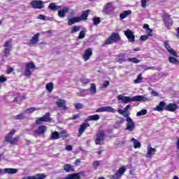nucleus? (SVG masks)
I'll return each mask as SVG.
<instances>
[{
	"label": "nucleus",
	"mask_w": 179,
	"mask_h": 179,
	"mask_svg": "<svg viewBox=\"0 0 179 179\" xmlns=\"http://www.w3.org/2000/svg\"><path fill=\"white\" fill-rule=\"evenodd\" d=\"M52 121V118L50 117V113H47L44 116L37 118L36 124H38L41 122H51Z\"/></svg>",
	"instance_id": "obj_8"
},
{
	"label": "nucleus",
	"mask_w": 179,
	"mask_h": 179,
	"mask_svg": "<svg viewBox=\"0 0 179 179\" xmlns=\"http://www.w3.org/2000/svg\"><path fill=\"white\" fill-rule=\"evenodd\" d=\"M100 166H103V161H94L92 163V166L94 170H97Z\"/></svg>",
	"instance_id": "obj_34"
},
{
	"label": "nucleus",
	"mask_w": 179,
	"mask_h": 179,
	"mask_svg": "<svg viewBox=\"0 0 179 179\" xmlns=\"http://www.w3.org/2000/svg\"><path fill=\"white\" fill-rule=\"evenodd\" d=\"M16 131L11 130L6 136V142H8V143H11L13 145L15 143H17L20 138L19 136H16L13 138V135H15Z\"/></svg>",
	"instance_id": "obj_2"
},
{
	"label": "nucleus",
	"mask_w": 179,
	"mask_h": 179,
	"mask_svg": "<svg viewBox=\"0 0 179 179\" xmlns=\"http://www.w3.org/2000/svg\"><path fill=\"white\" fill-rule=\"evenodd\" d=\"M93 55V52L92 50V48H89L87 50H85L83 58L84 59V61H89V59H90V56Z\"/></svg>",
	"instance_id": "obj_19"
},
{
	"label": "nucleus",
	"mask_w": 179,
	"mask_h": 179,
	"mask_svg": "<svg viewBox=\"0 0 179 179\" xmlns=\"http://www.w3.org/2000/svg\"><path fill=\"white\" fill-rule=\"evenodd\" d=\"M148 114V110L146 109H143L136 113L137 117H141V115H146Z\"/></svg>",
	"instance_id": "obj_42"
},
{
	"label": "nucleus",
	"mask_w": 179,
	"mask_h": 179,
	"mask_svg": "<svg viewBox=\"0 0 179 179\" xmlns=\"http://www.w3.org/2000/svg\"><path fill=\"white\" fill-rule=\"evenodd\" d=\"M53 89H54V84H52V83H48V84H46V90H48V92L51 93Z\"/></svg>",
	"instance_id": "obj_41"
},
{
	"label": "nucleus",
	"mask_w": 179,
	"mask_h": 179,
	"mask_svg": "<svg viewBox=\"0 0 179 179\" xmlns=\"http://www.w3.org/2000/svg\"><path fill=\"white\" fill-rule=\"evenodd\" d=\"M40 110V108H29L26 109L24 113V114H32V113H34V111H38Z\"/></svg>",
	"instance_id": "obj_33"
},
{
	"label": "nucleus",
	"mask_w": 179,
	"mask_h": 179,
	"mask_svg": "<svg viewBox=\"0 0 179 179\" xmlns=\"http://www.w3.org/2000/svg\"><path fill=\"white\" fill-rule=\"evenodd\" d=\"M4 47L6 48L4 50V55L6 57H8L9 54H10V50H12V45H10V43L9 41H6L4 44Z\"/></svg>",
	"instance_id": "obj_21"
},
{
	"label": "nucleus",
	"mask_w": 179,
	"mask_h": 179,
	"mask_svg": "<svg viewBox=\"0 0 179 179\" xmlns=\"http://www.w3.org/2000/svg\"><path fill=\"white\" fill-rule=\"evenodd\" d=\"M110 85V82L108 81H105L104 83L103 84V87H107Z\"/></svg>",
	"instance_id": "obj_60"
},
{
	"label": "nucleus",
	"mask_w": 179,
	"mask_h": 179,
	"mask_svg": "<svg viewBox=\"0 0 179 179\" xmlns=\"http://www.w3.org/2000/svg\"><path fill=\"white\" fill-rule=\"evenodd\" d=\"M80 22V18L78 17H73L72 18H68V24L69 26H72L75 23H79Z\"/></svg>",
	"instance_id": "obj_24"
},
{
	"label": "nucleus",
	"mask_w": 179,
	"mask_h": 179,
	"mask_svg": "<svg viewBox=\"0 0 179 179\" xmlns=\"http://www.w3.org/2000/svg\"><path fill=\"white\" fill-rule=\"evenodd\" d=\"M64 170L66 173H69L70 171H73V168L72 166H71V164H66L64 166Z\"/></svg>",
	"instance_id": "obj_37"
},
{
	"label": "nucleus",
	"mask_w": 179,
	"mask_h": 179,
	"mask_svg": "<svg viewBox=\"0 0 179 179\" xmlns=\"http://www.w3.org/2000/svg\"><path fill=\"white\" fill-rule=\"evenodd\" d=\"M80 117V114L78 113L76 115H74L73 117H69V120H78Z\"/></svg>",
	"instance_id": "obj_53"
},
{
	"label": "nucleus",
	"mask_w": 179,
	"mask_h": 179,
	"mask_svg": "<svg viewBox=\"0 0 179 179\" xmlns=\"http://www.w3.org/2000/svg\"><path fill=\"white\" fill-rule=\"evenodd\" d=\"M119 57H120V59H119V60H118L120 62L126 61V59H124V55L121 54L119 55ZM127 61H128L129 62H132L133 64H139V62H141V60H139L135 57L129 58L127 59Z\"/></svg>",
	"instance_id": "obj_14"
},
{
	"label": "nucleus",
	"mask_w": 179,
	"mask_h": 179,
	"mask_svg": "<svg viewBox=\"0 0 179 179\" xmlns=\"http://www.w3.org/2000/svg\"><path fill=\"white\" fill-rule=\"evenodd\" d=\"M45 177V175L43 173H38L34 176H28L26 178V179H44Z\"/></svg>",
	"instance_id": "obj_31"
},
{
	"label": "nucleus",
	"mask_w": 179,
	"mask_h": 179,
	"mask_svg": "<svg viewBox=\"0 0 179 179\" xmlns=\"http://www.w3.org/2000/svg\"><path fill=\"white\" fill-rule=\"evenodd\" d=\"M56 104L57 107L59 108H62V110H68V107L66 106V101L64 99H58L56 101Z\"/></svg>",
	"instance_id": "obj_16"
},
{
	"label": "nucleus",
	"mask_w": 179,
	"mask_h": 179,
	"mask_svg": "<svg viewBox=\"0 0 179 179\" xmlns=\"http://www.w3.org/2000/svg\"><path fill=\"white\" fill-rule=\"evenodd\" d=\"M12 72H13V69L9 67V68L7 69V73H8V75L12 73Z\"/></svg>",
	"instance_id": "obj_59"
},
{
	"label": "nucleus",
	"mask_w": 179,
	"mask_h": 179,
	"mask_svg": "<svg viewBox=\"0 0 179 179\" xmlns=\"http://www.w3.org/2000/svg\"><path fill=\"white\" fill-rule=\"evenodd\" d=\"M3 82H6V78L3 76H0V83H3Z\"/></svg>",
	"instance_id": "obj_54"
},
{
	"label": "nucleus",
	"mask_w": 179,
	"mask_h": 179,
	"mask_svg": "<svg viewBox=\"0 0 179 179\" xmlns=\"http://www.w3.org/2000/svg\"><path fill=\"white\" fill-rule=\"evenodd\" d=\"M80 30V26H74L72 27V29L71 30V34L76 33V32L79 31Z\"/></svg>",
	"instance_id": "obj_44"
},
{
	"label": "nucleus",
	"mask_w": 179,
	"mask_h": 179,
	"mask_svg": "<svg viewBox=\"0 0 179 179\" xmlns=\"http://www.w3.org/2000/svg\"><path fill=\"white\" fill-rule=\"evenodd\" d=\"M131 105H127L125 106V108H124V110H125V112L127 113V111H128V110H129V108H131Z\"/></svg>",
	"instance_id": "obj_61"
},
{
	"label": "nucleus",
	"mask_w": 179,
	"mask_h": 179,
	"mask_svg": "<svg viewBox=\"0 0 179 179\" xmlns=\"http://www.w3.org/2000/svg\"><path fill=\"white\" fill-rule=\"evenodd\" d=\"M81 82L83 85H87V83H90V80L89 79H83Z\"/></svg>",
	"instance_id": "obj_56"
},
{
	"label": "nucleus",
	"mask_w": 179,
	"mask_h": 179,
	"mask_svg": "<svg viewBox=\"0 0 179 179\" xmlns=\"http://www.w3.org/2000/svg\"><path fill=\"white\" fill-rule=\"evenodd\" d=\"M117 100L123 102L124 104H127V103H131L132 101H149V98L146 97V95L125 96L124 94H120L117 96Z\"/></svg>",
	"instance_id": "obj_1"
},
{
	"label": "nucleus",
	"mask_w": 179,
	"mask_h": 179,
	"mask_svg": "<svg viewBox=\"0 0 179 179\" xmlns=\"http://www.w3.org/2000/svg\"><path fill=\"white\" fill-rule=\"evenodd\" d=\"M31 6L34 9H41L44 8V2L41 0H34L31 2Z\"/></svg>",
	"instance_id": "obj_11"
},
{
	"label": "nucleus",
	"mask_w": 179,
	"mask_h": 179,
	"mask_svg": "<svg viewBox=\"0 0 179 179\" xmlns=\"http://www.w3.org/2000/svg\"><path fill=\"white\" fill-rule=\"evenodd\" d=\"M152 94L153 96H159V94H157V92L156 91H152Z\"/></svg>",
	"instance_id": "obj_63"
},
{
	"label": "nucleus",
	"mask_w": 179,
	"mask_h": 179,
	"mask_svg": "<svg viewBox=\"0 0 179 179\" xmlns=\"http://www.w3.org/2000/svg\"><path fill=\"white\" fill-rule=\"evenodd\" d=\"M47 132V127L45 125H41L38 129L35 131V134L37 135H44Z\"/></svg>",
	"instance_id": "obj_20"
},
{
	"label": "nucleus",
	"mask_w": 179,
	"mask_h": 179,
	"mask_svg": "<svg viewBox=\"0 0 179 179\" xmlns=\"http://www.w3.org/2000/svg\"><path fill=\"white\" fill-rule=\"evenodd\" d=\"M34 66L35 65L33 62L27 63L25 66L24 76L30 78V76H31V70L34 69Z\"/></svg>",
	"instance_id": "obj_6"
},
{
	"label": "nucleus",
	"mask_w": 179,
	"mask_h": 179,
	"mask_svg": "<svg viewBox=\"0 0 179 179\" xmlns=\"http://www.w3.org/2000/svg\"><path fill=\"white\" fill-rule=\"evenodd\" d=\"M59 138H65L68 137V134L66 133V131H61L60 133H59Z\"/></svg>",
	"instance_id": "obj_46"
},
{
	"label": "nucleus",
	"mask_w": 179,
	"mask_h": 179,
	"mask_svg": "<svg viewBox=\"0 0 179 179\" xmlns=\"http://www.w3.org/2000/svg\"><path fill=\"white\" fill-rule=\"evenodd\" d=\"M49 8L52 10H58V9H61V6L55 5L54 3H51L49 4Z\"/></svg>",
	"instance_id": "obj_40"
},
{
	"label": "nucleus",
	"mask_w": 179,
	"mask_h": 179,
	"mask_svg": "<svg viewBox=\"0 0 179 179\" xmlns=\"http://www.w3.org/2000/svg\"><path fill=\"white\" fill-rule=\"evenodd\" d=\"M89 12H90L89 10H86L83 12L81 16L78 17L80 18V22H82V20H86L87 19V16H89Z\"/></svg>",
	"instance_id": "obj_32"
},
{
	"label": "nucleus",
	"mask_w": 179,
	"mask_h": 179,
	"mask_svg": "<svg viewBox=\"0 0 179 179\" xmlns=\"http://www.w3.org/2000/svg\"><path fill=\"white\" fill-rule=\"evenodd\" d=\"M164 22L166 27H170V26H173V20H171V18H170V16L169 15L164 17Z\"/></svg>",
	"instance_id": "obj_28"
},
{
	"label": "nucleus",
	"mask_w": 179,
	"mask_h": 179,
	"mask_svg": "<svg viewBox=\"0 0 179 179\" xmlns=\"http://www.w3.org/2000/svg\"><path fill=\"white\" fill-rule=\"evenodd\" d=\"M120 38V35L118 34L113 33L106 39L105 44H113V43H117V41H119Z\"/></svg>",
	"instance_id": "obj_7"
},
{
	"label": "nucleus",
	"mask_w": 179,
	"mask_h": 179,
	"mask_svg": "<svg viewBox=\"0 0 179 179\" xmlns=\"http://www.w3.org/2000/svg\"><path fill=\"white\" fill-rule=\"evenodd\" d=\"M75 108H76V110H80L83 108V105L82 103H76Z\"/></svg>",
	"instance_id": "obj_51"
},
{
	"label": "nucleus",
	"mask_w": 179,
	"mask_h": 179,
	"mask_svg": "<svg viewBox=\"0 0 179 179\" xmlns=\"http://www.w3.org/2000/svg\"><path fill=\"white\" fill-rule=\"evenodd\" d=\"M96 113H115V109L114 108H112L110 106H105L99 108Z\"/></svg>",
	"instance_id": "obj_12"
},
{
	"label": "nucleus",
	"mask_w": 179,
	"mask_h": 179,
	"mask_svg": "<svg viewBox=\"0 0 179 179\" xmlns=\"http://www.w3.org/2000/svg\"><path fill=\"white\" fill-rule=\"evenodd\" d=\"M165 108H166V102H164V101H162L159 102L158 106H157L155 108H153V110L158 111L160 113L161 111H163V110H165Z\"/></svg>",
	"instance_id": "obj_18"
},
{
	"label": "nucleus",
	"mask_w": 179,
	"mask_h": 179,
	"mask_svg": "<svg viewBox=\"0 0 179 179\" xmlns=\"http://www.w3.org/2000/svg\"><path fill=\"white\" fill-rule=\"evenodd\" d=\"M131 142H132L134 149H141L142 144H141V142L136 140V138H132Z\"/></svg>",
	"instance_id": "obj_29"
},
{
	"label": "nucleus",
	"mask_w": 179,
	"mask_h": 179,
	"mask_svg": "<svg viewBox=\"0 0 179 179\" xmlns=\"http://www.w3.org/2000/svg\"><path fill=\"white\" fill-rule=\"evenodd\" d=\"M125 171H127V168L125 166H122L117 170L115 175L111 176L110 178L120 179V177H122Z\"/></svg>",
	"instance_id": "obj_9"
},
{
	"label": "nucleus",
	"mask_w": 179,
	"mask_h": 179,
	"mask_svg": "<svg viewBox=\"0 0 179 179\" xmlns=\"http://www.w3.org/2000/svg\"><path fill=\"white\" fill-rule=\"evenodd\" d=\"M24 118V113L13 116V120H23Z\"/></svg>",
	"instance_id": "obj_43"
},
{
	"label": "nucleus",
	"mask_w": 179,
	"mask_h": 179,
	"mask_svg": "<svg viewBox=\"0 0 179 179\" xmlns=\"http://www.w3.org/2000/svg\"><path fill=\"white\" fill-rule=\"evenodd\" d=\"M126 118V131L129 132H132L135 129V122L132 120V118L129 115H125Z\"/></svg>",
	"instance_id": "obj_3"
},
{
	"label": "nucleus",
	"mask_w": 179,
	"mask_h": 179,
	"mask_svg": "<svg viewBox=\"0 0 179 179\" xmlns=\"http://www.w3.org/2000/svg\"><path fill=\"white\" fill-rule=\"evenodd\" d=\"M85 36H86V33L85 31H80L78 35L79 40H82V38H85Z\"/></svg>",
	"instance_id": "obj_47"
},
{
	"label": "nucleus",
	"mask_w": 179,
	"mask_h": 179,
	"mask_svg": "<svg viewBox=\"0 0 179 179\" xmlns=\"http://www.w3.org/2000/svg\"><path fill=\"white\" fill-rule=\"evenodd\" d=\"M96 145H104V137L106 136V133H104V131L100 130L96 133Z\"/></svg>",
	"instance_id": "obj_4"
},
{
	"label": "nucleus",
	"mask_w": 179,
	"mask_h": 179,
	"mask_svg": "<svg viewBox=\"0 0 179 179\" xmlns=\"http://www.w3.org/2000/svg\"><path fill=\"white\" fill-rule=\"evenodd\" d=\"M66 150H67L68 152H71V150H72V145H66Z\"/></svg>",
	"instance_id": "obj_57"
},
{
	"label": "nucleus",
	"mask_w": 179,
	"mask_h": 179,
	"mask_svg": "<svg viewBox=\"0 0 179 179\" xmlns=\"http://www.w3.org/2000/svg\"><path fill=\"white\" fill-rule=\"evenodd\" d=\"M61 179H80V176L79 173H72Z\"/></svg>",
	"instance_id": "obj_30"
},
{
	"label": "nucleus",
	"mask_w": 179,
	"mask_h": 179,
	"mask_svg": "<svg viewBox=\"0 0 179 179\" xmlns=\"http://www.w3.org/2000/svg\"><path fill=\"white\" fill-rule=\"evenodd\" d=\"M68 10H69V8H68V7H64L62 10H59L58 11L59 17L64 19V17H65V13H68Z\"/></svg>",
	"instance_id": "obj_27"
},
{
	"label": "nucleus",
	"mask_w": 179,
	"mask_h": 179,
	"mask_svg": "<svg viewBox=\"0 0 179 179\" xmlns=\"http://www.w3.org/2000/svg\"><path fill=\"white\" fill-rule=\"evenodd\" d=\"M90 93L92 95L96 94V93H97V89L96 88V85L94 83L91 84V87L90 88Z\"/></svg>",
	"instance_id": "obj_36"
},
{
	"label": "nucleus",
	"mask_w": 179,
	"mask_h": 179,
	"mask_svg": "<svg viewBox=\"0 0 179 179\" xmlns=\"http://www.w3.org/2000/svg\"><path fill=\"white\" fill-rule=\"evenodd\" d=\"M169 61L170 64H172L173 65H178L179 61L177 59V57H169Z\"/></svg>",
	"instance_id": "obj_35"
},
{
	"label": "nucleus",
	"mask_w": 179,
	"mask_h": 179,
	"mask_svg": "<svg viewBox=\"0 0 179 179\" xmlns=\"http://www.w3.org/2000/svg\"><path fill=\"white\" fill-rule=\"evenodd\" d=\"M151 69H153L152 66H145V67H144V71H149V70H151Z\"/></svg>",
	"instance_id": "obj_62"
},
{
	"label": "nucleus",
	"mask_w": 179,
	"mask_h": 179,
	"mask_svg": "<svg viewBox=\"0 0 179 179\" xmlns=\"http://www.w3.org/2000/svg\"><path fill=\"white\" fill-rule=\"evenodd\" d=\"M164 45L171 55L175 57L176 58H178V55H177V52L174 51L173 48H171L169 42H164Z\"/></svg>",
	"instance_id": "obj_13"
},
{
	"label": "nucleus",
	"mask_w": 179,
	"mask_h": 179,
	"mask_svg": "<svg viewBox=\"0 0 179 179\" xmlns=\"http://www.w3.org/2000/svg\"><path fill=\"white\" fill-rule=\"evenodd\" d=\"M51 141H55L57 139H59V133L58 131H55L52 133L50 136Z\"/></svg>",
	"instance_id": "obj_38"
},
{
	"label": "nucleus",
	"mask_w": 179,
	"mask_h": 179,
	"mask_svg": "<svg viewBox=\"0 0 179 179\" xmlns=\"http://www.w3.org/2000/svg\"><path fill=\"white\" fill-rule=\"evenodd\" d=\"M132 15V11L131 10H127L123 11L120 14V20H124V19L128 17V16H131Z\"/></svg>",
	"instance_id": "obj_22"
},
{
	"label": "nucleus",
	"mask_w": 179,
	"mask_h": 179,
	"mask_svg": "<svg viewBox=\"0 0 179 179\" xmlns=\"http://www.w3.org/2000/svg\"><path fill=\"white\" fill-rule=\"evenodd\" d=\"M150 0H141V6L142 8H145L146 6V3L149 2Z\"/></svg>",
	"instance_id": "obj_52"
},
{
	"label": "nucleus",
	"mask_w": 179,
	"mask_h": 179,
	"mask_svg": "<svg viewBox=\"0 0 179 179\" xmlns=\"http://www.w3.org/2000/svg\"><path fill=\"white\" fill-rule=\"evenodd\" d=\"M177 109H178V106L176 103H169L165 107V111H171V113H174Z\"/></svg>",
	"instance_id": "obj_17"
},
{
	"label": "nucleus",
	"mask_w": 179,
	"mask_h": 179,
	"mask_svg": "<svg viewBox=\"0 0 179 179\" xmlns=\"http://www.w3.org/2000/svg\"><path fill=\"white\" fill-rule=\"evenodd\" d=\"M93 22H94V24L95 26H97V24H100L101 20L99 17H94L93 19Z\"/></svg>",
	"instance_id": "obj_49"
},
{
	"label": "nucleus",
	"mask_w": 179,
	"mask_h": 179,
	"mask_svg": "<svg viewBox=\"0 0 179 179\" xmlns=\"http://www.w3.org/2000/svg\"><path fill=\"white\" fill-rule=\"evenodd\" d=\"M176 148L179 150V138H178V141L176 142Z\"/></svg>",
	"instance_id": "obj_64"
},
{
	"label": "nucleus",
	"mask_w": 179,
	"mask_h": 179,
	"mask_svg": "<svg viewBox=\"0 0 179 179\" xmlns=\"http://www.w3.org/2000/svg\"><path fill=\"white\" fill-rule=\"evenodd\" d=\"M124 36L127 38L129 43H135V34L131 29H127L124 31Z\"/></svg>",
	"instance_id": "obj_10"
},
{
	"label": "nucleus",
	"mask_w": 179,
	"mask_h": 179,
	"mask_svg": "<svg viewBox=\"0 0 179 179\" xmlns=\"http://www.w3.org/2000/svg\"><path fill=\"white\" fill-rule=\"evenodd\" d=\"M39 37H40V33H37L36 34H35L29 41V45H34V44H37V43H38Z\"/></svg>",
	"instance_id": "obj_23"
},
{
	"label": "nucleus",
	"mask_w": 179,
	"mask_h": 179,
	"mask_svg": "<svg viewBox=\"0 0 179 179\" xmlns=\"http://www.w3.org/2000/svg\"><path fill=\"white\" fill-rule=\"evenodd\" d=\"M155 153H156V148H153L151 146H148L147 148V154L145 155V157L147 159H152V157L154 156Z\"/></svg>",
	"instance_id": "obj_15"
},
{
	"label": "nucleus",
	"mask_w": 179,
	"mask_h": 179,
	"mask_svg": "<svg viewBox=\"0 0 179 179\" xmlns=\"http://www.w3.org/2000/svg\"><path fill=\"white\" fill-rule=\"evenodd\" d=\"M87 127H90L89 123H83L80 126V129L78 130V136H80L82 135V134H83V132H85V129H86V128H87Z\"/></svg>",
	"instance_id": "obj_26"
},
{
	"label": "nucleus",
	"mask_w": 179,
	"mask_h": 179,
	"mask_svg": "<svg viewBox=\"0 0 179 179\" xmlns=\"http://www.w3.org/2000/svg\"><path fill=\"white\" fill-rule=\"evenodd\" d=\"M87 120L88 121H98V120H100V115H90Z\"/></svg>",
	"instance_id": "obj_39"
},
{
	"label": "nucleus",
	"mask_w": 179,
	"mask_h": 179,
	"mask_svg": "<svg viewBox=\"0 0 179 179\" xmlns=\"http://www.w3.org/2000/svg\"><path fill=\"white\" fill-rule=\"evenodd\" d=\"M114 10H115V7H114L113 3H107L102 8L103 15H108V13H111V12H114Z\"/></svg>",
	"instance_id": "obj_5"
},
{
	"label": "nucleus",
	"mask_w": 179,
	"mask_h": 179,
	"mask_svg": "<svg viewBox=\"0 0 179 179\" xmlns=\"http://www.w3.org/2000/svg\"><path fill=\"white\" fill-rule=\"evenodd\" d=\"M38 19H40L41 20H45V16H44L43 15H39L38 16Z\"/></svg>",
	"instance_id": "obj_58"
},
{
	"label": "nucleus",
	"mask_w": 179,
	"mask_h": 179,
	"mask_svg": "<svg viewBox=\"0 0 179 179\" xmlns=\"http://www.w3.org/2000/svg\"><path fill=\"white\" fill-rule=\"evenodd\" d=\"M146 33L148 34L147 36H152V33H153V30H152L150 28H149L148 29H146Z\"/></svg>",
	"instance_id": "obj_55"
},
{
	"label": "nucleus",
	"mask_w": 179,
	"mask_h": 179,
	"mask_svg": "<svg viewBox=\"0 0 179 179\" xmlns=\"http://www.w3.org/2000/svg\"><path fill=\"white\" fill-rule=\"evenodd\" d=\"M117 113H119V114H120V115H123V117H125V115H129L127 114V112L124 110H124L118 109Z\"/></svg>",
	"instance_id": "obj_48"
},
{
	"label": "nucleus",
	"mask_w": 179,
	"mask_h": 179,
	"mask_svg": "<svg viewBox=\"0 0 179 179\" xmlns=\"http://www.w3.org/2000/svg\"><path fill=\"white\" fill-rule=\"evenodd\" d=\"M17 173V169L12 168H6L3 169V174H16Z\"/></svg>",
	"instance_id": "obj_25"
},
{
	"label": "nucleus",
	"mask_w": 179,
	"mask_h": 179,
	"mask_svg": "<svg viewBox=\"0 0 179 179\" xmlns=\"http://www.w3.org/2000/svg\"><path fill=\"white\" fill-rule=\"evenodd\" d=\"M142 79H143L142 78V74H139L137 76L136 79L134 80V83H136V84L141 83H142Z\"/></svg>",
	"instance_id": "obj_45"
},
{
	"label": "nucleus",
	"mask_w": 179,
	"mask_h": 179,
	"mask_svg": "<svg viewBox=\"0 0 179 179\" xmlns=\"http://www.w3.org/2000/svg\"><path fill=\"white\" fill-rule=\"evenodd\" d=\"M148 38H149V35H144V36H141L140 37V40L141 41H146V40H148Z\"/></svg>",
	"instance_id": "obj_50"
}]
</instances>
